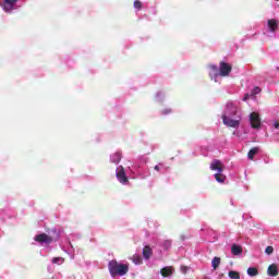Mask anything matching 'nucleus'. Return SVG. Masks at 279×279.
<instances>
[{
    "mask_svg": "<svg viewBox=\"0 0 279 279\" xmlns=\"http://www.w3.org/2000/svg\"><path fill=\"white\" fill-rule=\"evenodd\" d=\"M108 269L112 278H116V276H125V274L130 271V267L128 266V264H121L116 259L109 262Z\"/></svg>",
    "mask_w": 279,
    "mask_h": 279,
    "instance_id": "obj_1",
    "label": "nucleus"
},
{
    "mask_svg": "<svg viewBox=\"0 0 279 279\" xmlns=\"http://www.w3.org/2000/svg\"><path fill=\"white\" fill-rule=\"evenodd\" d=\"M209 168L211 171H216L214 174L216 182L223 184V182H226V174H223V162H221L219 159H214Z\"/></svg>",
    "mask_w": 279,
    "mask_h": 279,
    "instance_id": "obj_2",
    "label": "nucleus"
},
{
    "mask_svg": "<svg viewBox=\"0 0 279 279\" xmlns=\"http://www.w3.org/2000/svg\"><path fill=\"white\" fill-rule=\"evenodd\" d=\"M222 117H239V107H236V104L232 101L227 102Z\"/></svg>",
    "mask_w": 279,
    "mask_h": 279,
    "instance_id": "obj_3",
    "label": "nucleus"
},
{
    "mask_svg": "<svg viewBox=\"0 0 279 279\" xmlns=\"http://www.w3.org/2000/svg\"><path fill=\"white\" fill-rule=\"evenodd\" d=\"M222 123L227 128L238 129L241 125V116H236V119L234 117L222 116Z\"/></svg>",
    "mask_w": 279,
    "mask_h": 279,
    "instance_id": "obj_4",
    "label": "nucleus"
},
{
    "mask_svg": "<svg viewBox=\"0 0 279 279\" xmlns=\"http://www.w3.org/2000/svg\"><path fill=\"white\" fill-rule=\"evenodd\" d=\"M19 0H2V3H0L2 10L7 13L12 12V10H16V3Z\"/></svg>",
    "mask_w": 279,
    "mask_h": 279,
    "instance_id": "obj_5",
    "label": "nucleus"
},
{
    "mask_svg": "<svg viewBox=\"0 0 279 279\" xmlns=\"http://www.w3.org/2000/svg\"><path fill=\"white\" fill-rule=\"evenodd\" d=\"M117 180L120 184H128V175L125 174V169L123 166H119L116 170Z\"/></svg>",
    "mask_w": 279,
    "mask_h": 279,
    "instance_id": "obj_6",
    "label": "nucleus"
},
{
    "mask_svg": "<svg viewBox=\"0 0 279 279\" xmlns=\"http://www.w3.org/2000/svg\"><path fill=\"white\" fill-rule=\"evenodd\" d=\"M218 71L220 77H228V75H230V72L232 71V65H230V63L227 62H220Z\"/></svg>",
    "mask_w": 279,
    "mask_h": 279,
    "instance_id": "obj_7",
    "label": "nucleus"
},
{
    "mask_svg": "<svg viewBox=\"0 0 279 279\" xmlns=\"http://www.w3.org/2000/svg\"><path fill=\"white\" fill-rule=\"evenodd\" d=\"M35 241L45 246L49 245V243H53V238L47 235L46 233H41L35 236Z\"/></svg>",
    "mask_w": 279,
    "mask_h": 279,
    "instance_id": "obj_8",
    "label": "nucleus"
},
{
    "mask_svg": "<svg viewBox=\"0 0 279 279\" xmlns=\"http://www.w3.org/2000/svg\"><path fill=\"white\" fill-rule=\"evenodd\" d=\"M250 122H251V126L254 130H258L260 128V116L256 112H252L250 114Z\"/></svg>",
    "mask_w": 279,
    "mask_h": 279,
    "instance_id": "obj_9",
    "label": "nucleus"
},
{
    "mask_svg": "<svg viewBox=\"0 0 279 279\" xmlns=\"http://www.w3.org/2000/svg\"><path fill=\"white\" fill-rule=\"evenodd\" d=\"M208 69H209L210 80H214V82H219V77H220L219 68H217V65L211 64L208 66Z\"/></svg>",
    "mask_w": 279,
    "mask_h": 279,
    "instance_id": "obj_10",
    "label": "nucleus"
},
{
    "mask_svg": "<svg viewBox=\"0 0 279 279\" xmlns=\"http://www.w3.org/2000/svg\"><path fill=\"white\" fill-rule=\"evenodd\" d=\"M267 29L268 32H271V34L276 33L278 31V20L276 19L268 20Z\"/></svg>",
    "mask_w": 279,
    "mask_h": 279,
    "instance_id": "obj_11",
    "label": "nucleus"
},
{
    "mask_svg": "<svg viewBox=\"0 0 279 279\" xmlns=\"http://www.w3.org/2000/svg\"><path fill=\"white\" fill-rule=\"evenodd\" d=\"M173 271H175V269L172 266H166L160 270V275L162 278H171V276H173Z\"/></svg>",
    "mask_w": 279,
    "mask_h": 279,
    "instance_id": "obj_12",
    "label": "nucleus"
},
{
    "mask_svg": "<svg viewBox=\"0 0 279 279\" xmlns=\"http://www.w3.org/2000/svg\"><path fill=\"white\" fill-rule=\"evenodd\" d=\"M110 160L113 165H119V162H121V151L113 153L110 156Z\"/></svg>",
    "mask_w": 279,
    "mask_h": 279,
    "instance_id": "obj_13",
    "label": "nucleus"
},
{
    "mask_svg": "<svg viewBox=\"0 0 279 279\" xmlns=\"http://www.w3.org/2000/svg\"><path fill=\"white\" fill-rule=\"evenodd\" d=\"M231 253L233 254V256H239L240 254L243 253V247H241L240 245L233 244L231 246Z\"/></svg>",
    "mask_w": 279,
    "mask_h": 279,
    "instance_id": "obj_14",
    "label": "nucleus"
},
{
    "mask_svg": "<svg viewBox=\"0 0 279 279\" xmlns=\"http://www.w3.org/2000/svg\"><path fill=\"white\" fill-rule=\"evenodd\" d=\"M267 274L268 276H278V266L276 264H272L268 267V270H267Z\"/></svg>",
    "mask_w": 279,
    "mask_h": 279,
    "instance_id": "obj_15",
    "label": "nucleus"
},
{
    "mask_svg": "<svg viewBox=\"0 0 279 279\" xmlns=\"http://www.w3.org/2000/svg\"><path fill=\"white\" fill-rule=\"evenodd\" d=\"M151 254H153L151 247L145 246L143 248V256H144V258H146V260H149V258H151Z\"/></svg>",
    "mask_w": 279,
    "mask_h": 279,
    "instance_id": "obj_16",
    "label": "nucleus"
},
{
    "mask_svg": "<svg viewBox=\"0 0 279 279\" xmlns=\"http://www.w3.org/2000/svg\"><path fill=\"white\" fill-rule=\"evenodd\" d=\"M246 274L251 278H254V276H258V269H256L255 267H250L247 268Z\"/></svg>",
    "mask_w": 279,
    "mask_h": 279,
    "instance_id": "obj_17",
    "label": "nucleus"
},
{
    "mask_svg": "<svg viewBox=\"0 0 279 279\" xmlns=\"http://www.w3.org/2000/svg\"><path fill=\"white\" fill-rule=\"evenodd\" d=\"M131 260L134 265H143V257H141V255H133Z\"/></svg>",
    "mask_w": 279,
    "mask_h": 279,
    "instance_id": "obj_18",
    "label": "nucleus"
},
{
    "mask_svg": "<svg viewBox=\"0 0 279 279\" xmlns=\"http://www.w3.org/2000/svg\"><path fill=\"white\" fill-rule=\"evenodd\" d=\"M258 154V147H254L252 148L248 154H247V158L248 160H254V156Z\"/></svg>",
    "mask_w": 279,
    "mask_h": 279,
    "instance_id": "obj_19",
    "label": "nucleus"
},
{
    "mask_svg": "<svg viewBox=\"0 0 279 279\" xmlns=\"http://www.w3.org/2000/svg\"><path fill=\"white\" fill-rule=\"evenodd\" d=\"M219 265H221V258L219 257H214L211 260V267L213 269H217V267H219Z\"/></svg>",
    "mask_w": 279,
    "mask_h": 279,
    "instance_id": "obj_20",
    "label": "nucleus"
},
{
    "mask_svg": "<svg viewBox=\"0 0 279 279\" xmlns=\"http://www.w3.org/2000/svg\"><path fill=\"white\" fill-rule=\"evenodd\" d=\"M133 5L136 12H141V10H143V2H141L140 0H135Z\"/></svg>",
    "mask_w": 279,
    "mask_h": 279,
    "instance_id": "obj_21",
    "label": "nucleus"
},
{
    "mask_svg": "<svg viewBox=\"0 0 279 279\" xmlns=\"http://www.w3.org/2000/svg\"><path fill=\"white\" fill-rule=\"evenodd\" d=\"M64 263V257H54L52 258L53 265H62Z\"/></svg>",
    "mask_w": 279,
    "mask_h": 279,
    "instance_id": "obj_22",
    "label": "nucleus"
},
{
    "mask_svg": "<svg viewBox=\"0 0 279 279\" xmlns=\"http://www.w3.org/2000/svg\"><path fill=\"white\" fill-rule=\"evenodd\" d=\"M229 278L231 279H241V275L238 271L231 270L229 271Z\"/></svg>",
    "mask_w": 279,
    "mask_h": 279,
    "instance_id": "obj_23",
    "label": "nucleus"
},
{
    "mask_svg": "<svg viewBox=\"0 0 279 279\" xmlns=\"http://www.w3.org/2000/svg\"><path fill=\"white\" fill-rule=\"evenodd\" d=\"M156 101H162V99H165V94L162 93H157L156 97H155Z\"/></svg>",
    "mask_w": 279,
    "mask_h": 279,
    "instance_id": "obj_24",
    "label": "nucleus"
},
{
    "mask_svg": "<svg viewBox=\"0 0 279 279\" xmlns=\"http://www.w3.org/2000/svg\"><path fill=\"white\" fill-rule=\"evenodd\" d=\"M265 254H274V246H267L266 250H265Z\"/></svg>",
    "mask_w": 279,
    "mask_h": 279,
    "instance_id": "obj_25",
    "label": "nucleus"
},
{
    "mask_svg": "<svg viewBox=\"0 0 279 279\" xmlns=\"http://www.w3.org/2000/svg\"><path fill=\"white\" fill-rule=\"evenodd\" d=\"M163 246L166 247V250H169V247H171V241L169 240L165 241Z\"/></svg>",
    "mask_w": 279,
    "mask_h": 279,
    "instance_id": "obj_26",
    "label": "nucleus"
},
{
    "mask_svg": "<svg viewBox=\"0 0 279 279\" xmlns=\"http://www.w3.org/2000/svg\"><path fill=\"white\" fill-rule=\"evenodd\" d=\"M258 94H260L259 87H254L253 92H252V95H258Z\"/></svg>",
    "mask_w": 279,
    "mask_h": 279,
    "instance_id": "obj_27",
    "label": "nucleus"
},
{
    "mask_svg": "<svg viewBox=\"0 0 279 279\" xmlns=\"http://www.w3.org/2000/svg\"><path fill=\"white\" fill-rule=\"evenodd\" d=\"M70 247L71 250L69 251V254H70V258H72L73 260V258H75V255H73V245L70 244Z\"/></svg>",
    "mask_w": 279,
    "mask_h": 279,
    "instance_id": "obj_28",
    "label": "nucleus"
},
{
    "mask_svg": "<svg viewBox=\"0 0 279 279\" xmlns=\"http://www.w3.org/2000/svg\"><path fill=\"white\" fill-rule=\"evenodd\" d=\"M171 109H166L161 111V114L166 116V114H171Z\"/></svg>",
    "mask_w": 279,
    "mask_h": 279,
    "instance_id": "obj_29",
    "label": "nucleus"
},
{
    "mask_svg": "<svg viewBox=\"0 0 279 279\" xmlns=\"http://www.w3.org/2000/svg\"><path fill=\"white\" fill-rule=\"evenodd\" d=\"M181 271L182 274H186V271H189V268L186 266H182Z\"/></svg>",
    "mask_w": 279,
    "mask_h": 279,
    "instance_id": "obj_30",
    "label": "nucleus"
},
{
    "mask_svg": "<svg viewBox=\"0 0 279 279\" xmlns=\"http://www.w3.org/2000/svg\"><path fill=\"white\" fill-rule=\"evenodd\" d=\"M272 125H274L275 130H279V122L278 121H275Z\"/></svg>",
    "mask_w": 279,
    "mask_h": 279,
    "instance_id": "obj_31",
    "label": "nucleus"
},
{
    "mask_svg": "<svg viewBox=\"0 0 279 279\" xmlns=\"http://www.w3.org/2000/svg\"><path fill=\"white\" fill-rule=\"evenodd\" d=\"M247 99H250V94L244 95L243 101H247Z\"/></svg>",
    "mask_w": 279,
    "mask_h": 279,
    "instance_id": "obj_32",
    "label": "nucleus"
},
{
    "mask_svg": "<svg viewBox=\"0 0 279 279\" xmlns=\"http://www.w3.org/2000/svg\"><path fill=\"white\" fill-rule=\"evenodd\" d=\"M155 171H160V166H155Z\"/></svg>",
    "mask_w": 279,
    "mask_h": 279,
    "instance_id": "obj_33",
    "label": "nucleus"
}]
</instances>
